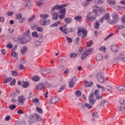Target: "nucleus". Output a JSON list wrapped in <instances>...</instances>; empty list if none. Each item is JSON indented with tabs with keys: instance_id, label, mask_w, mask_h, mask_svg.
Listing matches in <instances>:
<instances>
[{
	"instance_id": "nucleus-1",
	"label": "nucleus",
	"mask_w": 125,
	"mask_h": 125,
	"mask_svg": "<svg viewBox=\"0 0 125 125\" xmlns=\"http://www.w3.org/2000/svg\"><path fill=\"white\" fill-rule=\"evenodd\" d=\"M68 5V4H63L61 5L59 4L54 5L52 8L51 11H54V10L57 9H61L60 12L59 13L60 15L59 18L60 19H63L65 18V14H66V8H63Z\"/></svg>"
},
{
	"instance_id": "nucleus-2",
	"label": "nucleus",
	"mask_w": 125,
	"mask_h": 125,
	"mask_svg": "<svg viewBox=\"0 0 125 125\" xmlns=\"http://www.w3.org/2000/svg\"><path fill=\"white\" fill-rule=\"evenodd\" d=\"M29 31L30 30L26 31L22 37H19L18 38L17 41L20 43L25 44V43H27V42H29L31 41V37L29 36V34H30Z\"/></svg>"
},
{
	"instance_id": "nucleus-3",
	"label": "nucleus",
	"mask_w": 125,
	"mask_h": 125,
	"mask_svg": "<svg viewBox=\"0 0 125 125\" xmlns=\"http://www.w3.org/2000/svg\"><path fill=\"white\" fill-rule=\"evenodd\" d=\"M112 20L108 21V23L111 24V25H115V24H117L118 23V21H119V15L116 12L113 13L112 16Z\"/></svg>"
},
{
	"instance_id": "nucleus-4",
	"label": "nucleus",
	"mask_w": 125,
	"mask_h": 125,
	"mask_svg": "<svg viewBox=\"0 0 125 125\" xmlns=\"http://www.w3.org/2000/svg\"><path fill=\"white\" fill-rule=\"evenodd\" d=\"M86 19L89 22H92L96 19V13L93 12H89L87 14Z\"/></svg>"
},
{
	"instance_id": "nucleus-5",
	"label": "nucleus",
	"mask_w": 125,
	"mask_h": 125,
	"mask_svg": "<svg viewBox=\"0 0 125 125\" xmlns=\"http://www.w3.org/2000/svg\"><path fill=\"white\" fill-rule=\"evenodd\" d=\"M77 34L79 37L83 35V38H85L87 36V31L83 28H79Z\"/></svg>"
},
{
	"instance_id": "nucleus-6",
	"label": "nucleus",
	"mask_w": 125,
	"mask_h": 125,
	"mask_svg": "<svg viewBox=\"0 0 125 125\" xmlns=\"http://www.w3.org/2000/svg\"><path fill=\"white\" fill-rule=\"evenodd\" d=\"M77 79L76 77H73L72 79H70L69 82V87H73L74 85L76 83Z\"/></svg>"
},
{
	"instance_id": "nucleus-7",
	"label": "nucleus",
	"mask_w": 125,
	"mask_h": 125,
	"mask_svg": "<svg viewBox=\"0 0 125 125\" xmlns=\"http://www.w3.org/2000/svg\"><path fill=\"white\" fill-rule=\"evenodd\" d=\"M97 78L99 83H104V78L102 76V73H98L97 75Z\"/></svg>"
},
{
	"instance_id": "nucleus-8",
	"label": "nucleus",
	"mask_w": 125,
	"mask_h": 125,
	"mask_svg": "<svg viewBox=\"0 0 125 125\" xmlns=\"http://www.w3.org/2000/svg\"><path fill=\"white\" fill-rule=\"evenodd\" d=\"M95 95L97 99L99 100L102 98V93H100L99 89H97L95 91Z\"/></svg>"
},
{
	"instance_id": "nucleus-9",
	"label": "nucleus",
	"mask_w": 125,
	"mask_h": 125,
	"mask_svg": "<svg viewBox=\"0 0 125 125\" xmlns=\"http://www.w3.org/2000/svg\"><path fill=\"white\" fill-rule=\"evenodd\" d=\"M94 93L91 92L89 97V100L91 104H93L95 102V99H94Z\"/></svg>"
},
{
	"instance_id": "nucleus-10",
	"label": "nucleus",
	"mask_w": 125,
	"mask_h": 125,
	"mask_svg": "<svg viewBox=\"0 0 125 125\" xmlns=\"http://www.w3.org/2000/svg\"><path fill=\"white\" fill-rule=\"evenodd\" d=\"M17 19L19 20V23H24V21H25L24 18H22V15L21 14H17L16 15Z\"/></svg>"
},
{
	"instance_id": "nucleus-11",
	"label": "nucleus",
	"mask_w": 125,
	"mask_h": 125,
	"mask_svg": "<svg viewBox=\"0 0 125 125\" xmlns=\"http://www.w3.org/2000/svg\"><path fill=\"white\" fill-rule=\"evenodd\" d=\"M40 24L42 26H45L46 25L49 24V20H41L40 21Z\"/></svg>"
},
{
	"instance_id": "nucleus-12",
	"label": "nucleus",
	"mask_w": 125,
	"mask_h": 125,
	"mask_svg": "<svg viewBox=\"0 0 125 125\" xmlns=\"http://www.w3.org/2000/svg\"><path fill=\"white\" fill-rule=\"evenodd\" d=\"M60 100V99L57 97H53L51 99V101L49 102V104L52 105V104H55L56 102H58Z\"/></svg>"
},
{
	"instance_id": "nucleus-13",
	"label": "nucleus",
	"mask_w": 125,
	"mask_h": 125,
	"mask_svg": "<svg viewBox=\"0 0 125 125\" xmlns=\"http://www.w3.org/2000/svg\"><path fill=\"white\" fill-rule=\"evenodd\" d=\"M25 101V97L23 96H21L18 98V102L21 105H23L24 104V102Z\"/></svg>"
},
{
	"instance_id": "nucleus-14",
	"label": "nucleus",
	"mask_w": 125,
	"mask_h": 125,
	"mask_svg": "<svg viewBox=\"0 0 125 125\" xmlns=\"http://www.w3.org/2000/svg\"><path fill=\"white\" fill-rule=\"evenodd\" d=\"M41 74H42L43 75H48L50 72H51V70L50 69H41Z\"/></svg>"
},
{
	"instance_id": "nucleus-15",
	"label": "nucleus",
	"mask_w": 125,
	"mask_h": 125,
	"mask_svg": "<svg viewBox=\"0 0 125 125\" xmlns=\"http://www.w3.org/2000/svg\"><path fill=\"white\" fill-rule=\"evenodd\" d=\"M43 87H44V84L43 83H41L37 86V89L38 90H43Z\"/></svg>"
},
{
	"instance_id": "nucleus-16",
	"label": "nucleus",
	"mask_w": 125,
	"mask_h": 125,
	"mask_svg": "<svg viewBox=\"0 0 125 125\" xmlns=\"http://www.w3.org/2000/svg\"><path fill=\"white\" fill-rule=\"evenodd\" d=\"M96 59L97 61H101V60H103V56L98 54L96 57Z\"/></svg>"
},
{
	"instance_id": "nucleus-17",
	"label": "nucleus",
	"mask_w": 125,
	"mask_h": 125,
	"mask_svg": "<svg viewBox=\"0 0 125 125\" xmlns=\"http://www.w3.org/2000/svg\"><path fill=\"white\" fill-rule=\"evenodd\" d=\"M60 23H61V21H57L56 22L51 24L50 25V28H54V27H57V26H58V25H59V24H60Z\"/></svg>"
},
{
	"instance_id": "nucleus-18",
	"label": "nucleus",
	"mask_w": 125,
	"mask_h": 125,
	"mask_svg": "<svg viewBox=\"0 0 125 125\" xmlns=\"http://www.w3.org/2000/svg\"><path fill=\"white\" fill-rule=\"evenodd\" d=\"M72 31V28H65L63 30V33L65 35L69 34V33L71 32Z\"/></svg>"
},
{
	"instance_id": "nucleus-19",
	"label": "nucleus",
	"mask_w": 125,
	"mask_h": 125,
	"mask_svg": "<svg viewBox=\"0 0 125 125\" xmlns=\"http://www.w3.org/2000/svg\"><path fill=\"white\" fill-rule=\"evenodd\" d=\"M99 27H100V23H99V21H96L94 24V28L96 30H98V29H99Z\"/></svg>"
},
{
	"instance_id": "nucleus-20",
	"label": "nucleus",
	"mask_w": 125,
	"mask_h": 125,
	"mask_svg": "<svg viewBox=\"0 0 125 125\" xmlns=\"http://www.w3.org/2000/svg\"><path fill=\"white\" fill-rule=\"evenodd\" d=\"M107 2L110 5H115L116 4V1L115 0H107Z\"/></svg>"
},
{
	"instance_id": "nucleus-21",
	"label": "nucleus",
	"mask_w": 125,
	"mask_h": 125,
	"mask_svg": "<svg viewBox=\"0 0 125 125\" xmlns=\"http://www.w3.org/2000/svg\"><path fill=\"white\" fill-rule=\"evenodd\" d=\"M29 82L23 81L22 86V87H24V88H26V87H28V86H29Z\"/></svg>"
},
{
	"instance_id": "nucleus-22",
	"label": "nucleus",
	"mask_w": 125,
	"mask_h": 125,
	"mask_svg": "<svg viewBox=\"0 0 125 125\" xmlns=\"http://www.w3.org/2000/svg\"><path fill=\"white\" fill-rule=\"evenodd\" d=\"M64 22H65L66 24H70L72 22V19L66 18L64 19Z\"/></svg>"
},
{
	"instance_id": "nucleus-23",
	"label": "nucleus",
	"mask_w": 125,
	"mask_h": 125,
	"mask_svg": "<svg viewBox=\"0 0 125 125\" xmlns=\"http://www.w3.org/2000/svg\"><path fill=\"white\" fill-rule=\"evenodd\" d=\"M66 85V84H65V83H63L62 84V85L61 86L60 88V89L58 90V92H62V91H63V90H64V89H65V86Z\"/></svg>"
},
{
	"instance_id": "nucleus-24",
	"label": "nucleus",
	"mask_w": 125,
	"mask_h": 125,
	"mask_svg": "<svg viewBox=\"0 0 125 125\" xmlns=\"http://www.w3.org/2000/svg\"><path fill=\"white\" fill-rule=\"evenodd\" d=\"M93 51V48H90L84 53H85V54L87 56H88V55H89L91 53V52H92Z\"/></svg>"
},
{
	"instance_id": "nucleus-25",
	"label": "nucleus",
	"mask_w": 125,
	"mask_h": 125,
	"mask_svg": "<svg viewBox=\"0 0 125 125\" xmlns=\"http://www.w3.org/2000/svg\"><path fill=\"white\" fill-rule=\"evenodd\" d=\"M27 47H23L21 50V54H25V53L27 52Z\"/></svg>"
},
{
	"instance_id": "nucleus-26",
	"label": "nucleus",
	"mask_w": 125,
	"mask_h": 125,
	"mask_svg": "<svg viewBox=\"0 0 125 125\" xmlns=\"http://www.w3.org/2000/svg\"><path fill=\"white\" fill-rule=\"evenodd\" d=\"M118 90H120L121 91H125V86H120L117 87Z\"/></svg>"
},
{
	"instance_id": "nucleus-27",
	"label": "nucleus",
	"mask_w": 125,
	"mask_h": 125,
	"mask_svg": "<svg viewBox=\"0 0 125 125\" xmlns=\"http://www.w3.org/2000/svg\"><path fill=\"white\" fill-rule=\"evenodd\" d=\"M93 82H85V85L86 86H87L88 87H89V86H93Z\"/></svg>"
},
{
	"instance_id": "nucleus-28",
	"label": "nucleus",
	"mask_w": 125,
	"mask_h": 125,
	"mask_svg": "<svg viewBox=\"0 0 125 125\" xmlns=\"http://www.w3.org/2000/svg\"><path fill=\"white\" fill-rule=\"evenodd\" d=\"M49 15L47 14H41L40 15V17L41 18H43V19H46V18H48L49 17Z\"/></svg>"
},
{
	"instance_id": "nucleus-29",
	"label": "nucleus",
	"mask_w": 125,
	"mask_h": 125,
	"mask_svg": "<svg viewBox=\"0 0 125 125\" xmlns=\"http://www.w3.org/2000/svg\"><path fill=\"white\" fill-rule=\"evenodd\" d=\"M97 87L98 88H101L102 91H105L106 90V88H105L104 86H101L98 84H97Z\"/></svg>"
},
{
	"instance_id": "nucleus-30",
	"label": "nucleus",
	"mask_w": 125,
	"mask_h": 125,
	"mask_svg": "<svg viewBox=\"0 0 125 125\" xmlns=\"http://www.w3.org/2000/svg\"><path fill=\"white\" fill-rule=\"evenodd\" d=\"M35 18H36V15H34L32 16V17L28 19V21L29 22V23H31V22H32V21H33L34 19H35Z\"/></svg>"
},
{
	"instance_id": "nucleus-31",
	"label": "nucleus",
	"mask_w": 125,
	"mask_h": 125,
	"mask_svg": "<svg viewBox=\"0 0 125 125\" xmlns=\"http://www.w3.org/2000/svg\"><path fill=\"white\" fill-rule=\"evenodd\" d=\"M16 108V105L15 104H12V105H9V108L10 109V110H14V109H15Z\"/></svg>"
},
{
	"instance_id": "nucleus-32",
	"label": "nucleus",
	"mask_w": 125,
	"mask_h": 125,
	"mask_svg": "<svg viewBox=\"0 0 125 125\" xmlns=\"http://www.w3.org/2000/svg\"><path fill=\"white\" fill-rule=\"evenodd\" d=\"M81 20L82 17H81V16H78L74 18V20L77 21V22H79V21H81Z\"/></svg>"
},
{
	"instance_id": "nucleus-33",
	"label": "nucleus",
	"mask_w": 125,
	"mask_h": 125,
	"mask_svg": "<svg viewBox=\"0 0 125 125\" xmlns=\"http://www.w3.org/2000/svg\"><path fill=\"white\" fill-rule=\"evenodd\" d=\"M75 94L78 97H80L82 96V92H81L80 90H77L75 92Z\"/></svg>"
},
{
	"instance_id": "nucleus-34",
	"label": "nucleus",
	"mask_w": 125,
	"mask_h": 125,
	"mask_svg": "<svg viewBox=\"0 0 125 125\" xmlns=\"http://www.w3.org/2000/svg\"><path fill=\"white\" fill-rule=\"evenodd\" d=\"M37 118V116H36V114L33 115H30L29 116V119L30 120H32L33 121H36V118Z\"/></svg>"
},
{
	"instance_id": "nucleus-35",
	"label": "nucleus",
	"mask_w": 125,
	"mask_h": 125,
	"mask_svg": "<svg viewBox=\"0 0 125 125\" xmlns=\"http://www.w3.org/2000/svg\"><path fill=\"white\" fill-rule=\"evenodd\" d=\"M53 19L54 20H57V19H58V15H57V13H54L53 14Z\"/></svg>"
},
{
	"instance_id": "nucleus-36",
	"label": "nucleus",
	"mask_w": 125,
	"mask_h": 125,
	"mask_svg": "<svg viewBox=\"0 0 125 125\" xmlns=\"http://www.w3.org/2000/svg\"><path fill=\"white\" fill-rule=\"evenodd\" d=\"M12 78L11 77H9L7 78L5 81L3 82V83H9V82L11 81Z\"/></svg>"
},
{
	"instance_id": "nucleus-37",
	"label": "nucleus",
	"mask_w": 125,
	"mask_h": 125,
	"mask_svg": "<svg viewBox=\"0 0 125 125\" xmlns=\"http://www.w3.org/2000/svg\"><path fill=\"white\" fill-rule=\"evenodd\" d=\"M32 80L33 81L38 82V81H40V77L38 76H35L32 78Z\"/></svg>"
},
{
	"instance_id": "nucleus-38",
	"label": "nucleus",
	"mask_w": 125,
	"mask_h": 125,
	"mask_svg": "<svg viewBox=\"0 0 125 125\" xmlns=\"http://www.w3.org/2000/svg\"><path fill=\"white\" fill-rule=\"evenodd\" d=\"M32 37H34V38H39V34H38V32L37 31L33 32Z\"/></svg>"
},
{
	"instance_id": "nucleus-39",
	"label": "nucleus",
	"mask_w": 125,
	"mask_h": 125,
	"mask_svg": "<svg viewBox=\"0 0 125 125\" xmlns=\"http://www.w3.org/2000/svg\"><path fill=\"white\" fill-rule=\"evenodd\" d=\"M11 74L13 76H14V77H17L18 76V72L16 71H12Z\"/></svg>"
},
{
	"instance_id": "nucleus-40",
	"label": "nucleus",
	"mask_w": 125,
	"mask_h": 125,
	"mask_svg": "<svg viewBox=\"0 0 125 125\" xmlns=\"http://www.w3.org/2000/svg\"><path fill=\"white\" fill-rule=\"evenodd\" d=\"M36 121L38 122H41L42 121V118H41V116L38 114H36Z\"/></svg>"
},
{
	"instance_id": "nucleus-41",
	"label": "nucleus",
	"mask_w": 125,
	"mask_h": 125,
	"mask_svg": "<svg viewBox=\"0 0 125 125\" xmlns=\"http://www.w3.org/2000/svg\"><path fill=\"white\" fill-rule=\"evenodd\" d=\"M87 46L88 47H90V46H91V45H92V44H93V42L92 41H89L88 42H87Z\"/></svg>"
},
{
	"instance_id": "nucleus-42",
	"label": "nucleus",
	"mask_w": 125,
	"mask_h": 125,
	"mask_svg": "<svg viewBox=\"0 0 125 125\" xmlns=\"http://www.w3.org/2000/svg\"><path fill=\"white\" fill-rule=\"evenodd\" d=\"M36 110H37V112H38V113H39V114H42V108H41L39 107H37Z\"/></svg>"
},
{
	"instance_id": "nucleus-43",
	"label": "nucleus",
	"mask_w": 125,
	"mask_h": 125,
	"mask_svg": "<svg viewBox=\"0 0 125 125\" xmlns=\"http://www.w3.org/2000/svg\"><path fill=\"white\" fill-rule=\"evenodd\" d=\"M120 103L121 105H125V98L121 99L120 100Z\"/></svg>"
},
{
	"instance_id": "nucleus-44",
	"label": "nucleus",
	"mask_w": 125,
	"mask_h": 125,
	"mask_svg": "<svg viewBox=\"0 0 125 125\" xmlns=\"http://www.w3.org/2000/svg\"><path fill=\"white\" fill-rule=\"evenodd\" d=\"M93 12H94V13H95V12H96L98 10V6H97L96 5L94 6L93 7Z\"/></svg>"
},
{
	"instance_id": "nucleus-45",
	"label": "nucleus",
	"mask_w": 125,
	"mask_h": 125,
	"mask_svg": "<svg viewBox=\"0 0 125 125\" xmlns=\"http://www.w3.org/2000/svg\"><path fill=\"white\" fill-rule=\"evenodd\" d=\"M7 48H9V49H11L12 48V44L11 43H9L6 46Z\"/></svg>"
},
{
	"instance_id": "nucleus-46",
	"label": "nucleus",
	"mask_w": 125,
	"mask_h": 125,
	"mask_svg": "<svg viewBox=\"0 0 125 125\" xmlns=\"http://www.w3.org/2000/svg\"><path fill=\"white\" fill-rule=\"evenodd\" d=\"M70 56L71 58H76V57H77V54L74 53H72L70 54Z\"/></svg>"
},
{
	"instance_id": "nucleus-47",
	"label": "nucleus",
	"mask_w": 125,
	"mask_h": 125,
	"mask_svg": "<svg viewBox=\"0 0 125 125\" xmlns=\"http://www.w3.org/2000/svg\"><path fill=\"white\" fill-rule=\"evenodd\" d=\"M66 39L67 41L68 42H69V43H72V42H73V39H72L68 37H66Z\"/></svg>"
},
{
	"instance_id": "nucleus-48",
	"label": "nucleus",
	"mask_w": 125,
	"mask_h": 125,
	"mask_svg": "<svg viewBox=\"0 0 125 125\" xmlns=\"http://www.w3.org/2000/svg\"><path fill=\"white\" fill-rule=\"evenodd\" d=\"M37 31H38V32L42 33V32H43V28H42V27H37Z\"/></svg>"
},
{
	"instance_id": "nucleus-49",
	"label": "nucleus",
	"mask_w": 125,
	"mask_h": 125,
	"mask_svg": "<svg viewBox=\"0 0 125 125\" xmlns=\"http://www.w3.org/2000/svg\"><path fill=\"white\" fill-rule=\"evenodd\" d=\"M88 3H89V2L86 1H85L83 2V6L84 7H85V6H87L88 5Z\"/></svg>"
},
{
	"instance_id": "nucleus-50",
	"label": "nucleus",
	"mask_w": 125,
	"mask_h": 125,
	"mask_svg": "<svg viewBox=\"0 0 125 125\" xmlns=\"http://www.w3.org/2000/svg\"><path fill=\"white\" fill-rule=\"evenodd\" d=\"M105 20H108L110 18V15L108 13H106L104 15Z\"/></svg>"
},
{
	"instance_id": "nucleus-51",
	"label": "nucleus",
	"mask_w": 125,
	"mask_h": 125,
	"mask_svg": "<svg viewBox=\"0 0 125 125\" xmlns=\"http://www.w3.org/2000/svg\"><path fill=\"white\" fill-rule=\"evenodd\" d=\"M106 103V102L103 101L101 102L100 104V107L102 108H103L104 107H105V104Z\"/></svg>"
},
{
	"instance_id": "nucleus-52",
	"label": "nucleus",
	"mask_w": 125,
	"mask_h": 125,
	"mask_svg": "<svg viewBox=\"0 0 125 125\" xmlns=\"http://www.w3.org/2000/svg\"><path fill=\"white\" fill-rule=\"evenodd\" d=\"M69 73H70V69L67 68L63 72V75H67V74H69Z\"/></svg>"
},
{
	"instance_id": "nucleus-53",
	"label": "nucleus",
	"mask_w": 125,
	"mask_h": 125,
	"mask_svg": "<svg viewBox=\"0 0 125 125\" xmlns=\"http://www.w3.org/2000/svg\"><path fill=\"white\" fill-rule=\"evenodd\" d=\"M33 103H39L40 102V100L39 98H35L34 100H33Z\"/></svg>"
},
{
	"instance_id": "nucleus-54",
	"label": "nucleus",
	"mask_w": 125,
	"mask_h": 125,
	"mask_svg": "<svg viewBox=\"0 0 125 125\" xmlns=\"http://www.w3.org/2000/svg\"><path fill=\"white\" fill-rule=\"evenodd\" d=\"M85 106L88 109H91V108H92V106L87 103L85 104Z\"/></svg>"
},
{
	"instance_id": "nucleus-55",
	"label": "nucleus",
	"mask_w": 125,
	"mask_h": 125,
	"mask_svg": "<svg viewBox=\"0 0 125 125\" xmlns=\"http://www.w3.org/2000/svg\"><path fill=\"white\" fill-rule=\"evenodd\" d=\"M117 48H118V47L114 46V47H112L111 48V49H112L114 52H117V51H118V49H117Z\"/></svg>"
},
{
	"instance_id": "nucleus-56",
	"label": "nucleus",
	"mask_w": 125,
	"mask_h": 125,
	"mask_svg": "<svg viewBox=\"0 0 125 125\" xmlns=\"http://www.w3.org/2000/svg\"><path fill=\"white\" fill-rule=\"evenodd\" d=\"M98 11L99 12H104V10L103 8L98 7Z\"/></svg>"
},
{
	"instance_id": "nucleus-57",
	"label": "nucleus",
	"mask_w": 125,
	"mask_h": 125,
	"mask_svg": "<svg viewBox=\"0 0 125 125\" xmlns=\"http://www.w3.org/2000/svg\"><path fill=\"white\" fill-rule=\"evenodd\" d=\"M16 82V80L13 79L11 82L10 83L11 85H14L15 84V83Z\"/></svg>"
},
{
	"instance_id": "nucleus-58",
	"label": "nucleus",
	"mask_w": 125,
	"mask_h": 125,
	"mask_svg": "<svg viewBox=\"0 0 125 125\" xmlns=\"http://www.w3.org/2000/svg\"><path fill=\"white\" fill-rule=\"evenodd\" d=\"M31 5V1H28L25 2V6H30Z\"/></svg>"
},
{
	"instance_id": "nucleus-59",
	"label": "nucleus",
	"mask_w": 125,
	"mask_h": 125,
	"mask_svg": "<svg viewBox=\"0 0 125 125\" xmlns=\"http://www.w3.org/2000/svg\"><path fill=\"white\" fill-rule=\"evenodd\" d=\"M93 117H95V118H98V114H97V112H94L92 114Z\"/></svg>"
},
{
	"instance_id": "nucleus-60",
	"label": "nucleus",
	"mask_w": 125,
	"mask_h": 125,
	"mask_svg": "<svg viewBox=\"0 0 125 125\" xmlns=\"http://www.w3.org/2000/svg\"><path fill=\"white\" fill-rule=\"evenodd\" d=\"M11 56H12L13 57H16V56H17V54L16 52H13L11 53Z\"/></svg>"
},
{
	"instance_id": "nucleus-61",
	"label": "nucleus",
	"mask_w": 125,
	"mask_h": 125,
	"mask_svg": "<svg viewBox=\"0 0 125 125\" xmlns=\"http://www.w3.org/2000/svg\"><path fill=\"white\" fill-rule=\"evenodd\" d=\"M86 56H87L85 54V53H84L81 57L82 60H84V59L86 57Z\"/></svg>"
},
{
	"instance_id": "nucleus-62",
	"label": "nucleus",
	"mask_w": 125,
	"mask_h": 125,
	"mask_svg": "<svg viewBox=\"0 0 125 125\" xmlns=\"http://www.w3.org/2000/svg\"><path fill=\"white\" fill-rule=\"evenodd\" d=\"M19 67L21 70H24V69H25V66H24V65H22V64H20L19 65Z\"/></svg>"
},
{
	"instance_id": "nucleus-63",
	"label": "nucleus",
	"mask_w": 125,
	"mask_h": 125,
	"mask_svg": "<svg viewBox=\"0 0 125 125\" xmlns=\"http://www.w3.org/2000/svg\"><path fill=\"white\" fill-rule=\"evenodd\" d=\"M14 14V13L13 12H8L7 15L8 16H12V15Z\"/></svg>"
},
{
	"instance_id": "nucleus-64",
	"label": "nucleus",
	"mask_w": 125,
	"mask_h": 125,
	"mask_svg": "<svg viewBox=\"0 0 125 125\" xmlns=\"http://www.w3.org/2000/svg\"><path fill=\"white\" fill-rule=\"evenodd\" d=\"M99 49L100 50H103L104 52H105L106 51V47H101Z\"/></svg>"
}]
</instances>
